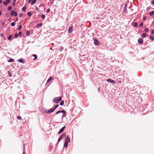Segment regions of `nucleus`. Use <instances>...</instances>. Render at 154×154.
I'll return each mask as SVG.
<instances>
[{
    "label": "nucleus",
    "mask_w": 154,
    "mask_h": 154,
    "mask_svg": "<svg viewBox=\"0 0 154 154\" xmlns=\"http://www.w3.org/2000/svg\"><path fill=\"white\" fill-rule=\"evenodd\" d=\"M62 99L61 97H56L54 98L53 100V101L56 103H58Z\"/></svg>",
    "instance_id": "1"
},
{
    "label": "nucleus",
    "mask_w": 154,
    "mask_h": 154,
    "mask_svg": "<svg viewBox=\"0 0 154 154\" xmlns=\"http://www.w3.org/2000/svg\"><path fill=\"white\" fill-rule=\"evenodd\" d=\"M94 44L97 46H99L100 44V42L99 41L96 39H94Z\"/></svg>",
    "instance_id": "2"
},
{
    "label": "nucleus",
    "mask_w": 154,
    "mask_h": 154,
    "mask_svg": "<svg viewBox=\"0 0 154 154\" xmlns=\"http://www.w3.org/2000/svg\"><path fill=\"white\" fill-rule=\"evenodd\" d=\"M66 136L65 134H63L61 135L60 137L59 138L58 140V142H59L61 140L62 137H65Z\"/></svg>",
    "instance_id": "3"
},
{
    "label": "nucleus",
    "mask_w": 154,
    "mask_h": 154,
    "mask_svg": "<svg viewBox=\"0 0 154 154\" xmlns=\"http://www.w3.org/2000/svg\"><path fill=\"white\" fill-rule=\"evenodd\" d=\"M54 111L53 108H51L49 109H47L45 110V112L46 113H50L53 112Z\"/></svg>",
    "instance_id": "4"
},
{
    "label": "nucleus",
    "mask_w": 154,
    "mask_h": 154,
    "mask_svg": "<svg viewBox=\"0 0 154 154\" xmlns=\"http://www.w3.org/2000/svg\"><path fill=\"white\" fill-rule=\"evenodd\" d=\"M70 138L69 137L68 135L67 136V137L65 139V142L67 143H69L70 142Z\"/></svg>",
    "instance_id": "5"
},
{
    "label": "nucleus",
    "mask_w": 154,
    "mask_h": 154,
    "mask_svg": "<svg viewBox=\"0 0 154 154\" xmlns=\"http://www.w3.org/2000/svg\"><path fill=\"white\" fill-rule=\"evenodd\" d=\"M73 28V26L72 25L71 26L69 27L68 30V33L70 34L72 33V29Z\"/></svg>",
    "instance_id": "6"
},
{
    "label": "nucleus",
    "mask_w": 154,
    "mask_h": 154,
    "mask_svg": "<svg viewBox=\"0 0 154 154\" xmlns=\"http://www.w3.org/2000/svg\"><path fill=\"white\" fill-rule=\"evenodd\" d=\"M19 62L24 63H25V60L23 58H20L18 59L17 60Z\"/></svg>",
    "instance_id": "7"
},
{
    "label": "nucleus",
    "mask_w": 154,
    "mask_h": 154,
    "mask_svg": "<svg viewBox=\"0 0 154 154\" xmlns=\"http://www.w3.org/2000/svg\"><path fill=\"white\" fill-rule=\"evenodd\" d=\"M10 0H6V2L5 1L3 2V4L5 5L6 6L10 2Z\"/></svg>",
    "instance_id": "8"
},
{
    "label": "nucleus",
    "mask_w": 154,
    "mask_h": 154,
    "mask_svg": "<svg viewBox=\"0 0 154 154\" xmlns=\"http://www.w3.org/2000/svg\"><path fill=\"white\" fill-rule=\"evenodd\" d=\"M107 81L108 82H110L112 84H114L115 83V81L114 80H112V79H108L107 80Z\"/></svg>",
    "instance_id": "9"
},
{
    "label": "nucleus",
    "mask_w": 154,
    "mask_h": 154,
    "mask_svg": "<svg viewBox=\"0 0 154 154\" xmlns=\"http://www.w3.org/2000/svg\"><path fill=\"white\" fill-rule=\"evenodd\" d=\"M65 127V126H64L59 131V132H58V134H60L63 131Z\"/></svg>",
    "instance_id": "10"
},
{
    "label": "nucleus",
    "mask_w": 154,
    "mask_h": 154,
    "mask_svg": "<svg viewBox=\"0 0 154 154\" xmlns=\"http://www.w3.org/2000/svg\"><path fill=\"white\" fill-rule=\"evenodd\" d=\"M138 42L140 44H142L143 42V40L142 38H140L138 40Z\"/></svg>",
    "instance_id": "11"
},
{
    "label": "nucleus",
    "mask_w": 154,
    "mask_h": 154,
    "mask_svg": "<svg viewBox=\"0 0 154 154\" xmlns=\"http://www.w3.org/2000/svg\"><path fill=\"white\" fill-rule=\"evenodd\" d=\"M53 79V78L51 76L49 77V78L48 79L47 82V84L49 83Z\"/></svg>",
    "instance_id": "12"
},
{
    "label": "nucleus",
    "mask_w": 154,
    "mask_h": 154,
    "mask_svg": "<svg viewBox=\"0 0 154 154\" xmlns=\"http://www.w3.org/2000/svg\"><path fill=\"white\" fill-rule=\"evenodd\" d=\"M31 57H34V58L32 59V60H36L37 58V55L35 54H33L31 56Z\"/></svg>",
    "instance_id": "13"
},
{
    "label": "nucleus",
    "mask_w": 154,
    "mask_h": 154,
    "mask_svg": "<svg viewBox=\"0 0 154 154\" xmlns=\"http://www.w3.org/2000/svg\"><path fill=\"white\" fill-rule=\"evenodd\" d=\"M64 112H65L64 110H62V111L59 110L56 112V114H58L60 113Z\"/></svg>",
    "instance_id": "14"
},
{
    "label": "nucleus",
    "mask_w": 154,
    "mask_h": 154,
    "mask_svg": "<svg viewBox=\"0 0 154 154\" xmlns=\"http://www.w3.org/2000/svg\"><path fill=\"white\" fill-rule=\"evenodd\" d=\"M62 113H63V114L62 116V118H63L64 117H65L66 116V112L65 111V112H62Z\"/></svg>",
    "instance_id": "15"
},
{
    "label": "nucleus",
    "mask_w": 154,
    "mask_h": 154,
    "mask_svg": "<svg viewBox=\"0 0 154 154\" xmlns=\"http://www.w3.org/2000/svg\"><path fill=\"white\" fill-rule=\"evenodd\" d=\"M36 0H32V2L31 3V5H32L36 3Z\"/></svg>",
    "instance_id": "16"
},
{
    "label": "nucleus",
    "mask_w": 154,
    "mask_h": 154,
    "mask_svg": "<svg viewBox=\"0 0 154 154\" xmlns=\"http://www.w3.org/2000/svg\"><path fill=\"white\" fill-rule=\"evenodd\" d=\"M127 4H126L124 8V12H127Z\"/></svg>",
    "instance_id": "17"
},
{
    "label": "nucleus",
    "mask_w": 154,
    "mask_h": 154,
    "mask_svg": "<svg viewBox=\"0 0 154 154\" xmlns=\"http://www.w3.org/2000/svg\"><path fill=\"white\" fill-rule=\"evenodd\" d=\"M8 76L10 77H11L12 76L11 74L9 71L8 72Z\"/></svg>",
    "instance_id": "18"
},
{
    "label": "nucleus",
    "mask_w": 154,
    "mask_h": 154,
    "mask_svg": "<svg viewBox=\"0 0 154 154\" xmlns=\"http://www.w3.org/2000/svg\"><path fill=\"white\" fill-rule=\"evenodd\" d=\"M42 25V23H39L36 25V27L37 28H39Z\"/></svg>",
    "instance_id": "19"
},
{
    "label": "nucleus",
    "mask_w": 154,
    "mask_h": 154,
    "mask_svg": "<svg viewBox=\"0 0 154 154\" xmlns=\"http://www.w3.org/2000/svg\"><path fill=\"white\" fill-rule=\"evenodd\" d=\"M30 34V32L28 30L26 31V35L27 36H29Z\"/></svg>",
    "instance_id": "20"
},
{
    "label": "nucleus",
    "mask_w": 154,
    "mask_h": 154,
    "mask_svg": "<svg viewBox=\"0 0 154 154\" xmlns=\"http://www.w3.org/2000/svg\"><path fill=\"white\" fill-rule=\"evenodd\" d=\"M154 14V11H151L149 15L151 16H152Z\"/></svg>",
    "instance_id": "21"
},
{
    "label": "nucleus",
    "mask_w": 154,
    "mask_h": 154,
    "mask_svg": "<svg viewBox=\"0 0 154 154\" xmlns=\"http://www.w3.org/2000/svg\"><path fill=\"white\" fill-rule=\"evenodd\" d=\"M137 25L138 23L137 22H135L133 26L135 27H136L137 26Z\"/></svg>",
    "instance_id": "22"
},
{
    "label": "nucleus",
    "mask_w": 154,
    "mask_h": 154,
    "mask_svg": "<svg viewBox=\"0 0 154 154\" xmlns=\"http://www.w3.org/2000/svg\"><path fill=\"white\" fill-rule=\"evenodd\" d=\"M14 61V59H10L9 60H8V62H13Z\"/></svg>",
    "instance_id": "23"
},
{
    "label": "nucleus",
    "mask_w": 154,
    "mask_h": 154,
    "mask_svg": "<svg viewBox=\"0 0 154 154\" xmlns=\"http://www.w3.org/2000/svg\"><path fill=\"white\" fill-rule=\"evenodd\" d=\"M12 35L10 34L9 35V36H8V40H10L12 38Z\"/></svg>",
    "instance_id": "24"
},
{
    "label": "nucleus",
    "mask_w": 154,
    "mask_h": 154,
    "mask_svg": "<svg viewBox=\"0 0 154 154\" xmlns=\"http://www.w3.org/2000/svg\"><path fill=\"white\" fill-rule=\"evenodd\" d=\"M68 143H66V142H65L64 144V146L65 148L67 147L68 146Z\"/></svg>",
    "instance_id": "25"
},
{
    "label": "nucleus",
    "mask_w": 154,
    "mask_h": 154,
    "mask_svg": "<svg viewBox=\"0 0 154 154\" xmlns=\"http://www.w3.org/2000/svg\"><path fill=\"white\" fill-rule=\"evenodd\" d=\"M59 106V105H56L53 108V109L54 110V111Z\"/></svg>",
    "instance_id": "26"
},
{
    "label": "nucleus",
    "mask_w": 154,
    "mask_h": 154,
    "mask_svg": "<svg viewBox=\"0 0 154 154\" xmlns=\"http://www.w3.org/2000/svg\"><path fill=\"white\" fill-rule=\"evenodd\" d=\"M16 24V23L14 22H12L11 23V25L12 26H14Z\"/></svg>",
    "instance_id": "27"
},
{
    "label": "nucleus",
    "mask_w": 154,
    "mask_h": 154,
    "mask_svg": "<svg viewBox=\"0 0 154 154\" xmlns=\"http://www.w3.org/2000/svg\"><path fill=\"white\" fill-rule=\"evenodd\" d=\"M64 103V102L63 100H62L60 103V105L61 106H63V105Z\"/></svg>",
    "instance_id": "28"
},
{
    "label": "nucleus",
    "mask_w": 154,
    "mask_h": 154,
    "mask_svg": "<svg viewBox=\"0 0 154 154\" xmlns=\"http://www.w3.org/2000/svg\"><path fill=\"white\" fill-rule=\"evenodd\" d=\"M146 33H143L141 35V37L143 38H145L146 37Z\"/></svg>",
    "instance_id": "29"
},
{
    "label": "nucleus",
    "mask_w": 154,
    "mask_h": 154,
    "mask_svg": "<svg viewBox=\"0 0 154 154\" xmlns=\"http://www.w3.org/2000/svg\"><path fill=\"white\" fill-rule=\"evenodd\" d=\"M26 7L25 6H24L22 8V10L23 11L25 12L26 11Z\"/></svg>",
    "instance_id": "30"
},
{
    "label": "nucleus",
    "mask_w": 154,
    "mask_h": 154,
    "mask_svg": "<svg viewBox=\"0 0 154 154\" xmlns=\"http://www.w3.org/2000/svg\"><path fill=\"white\" fill-rule=\"evenodd\" d=\"M14 12L13 10H12L11 11V16H12L14 15Z\"/></svg>",
    "instance_id": "31"
},
{
    "label": "nucleus",
    "mask_w": 154,
    "mask_h": 154,
    "mask_svg": "<svg viewBox=\"0 0 154 154\" xmlns=\"http://www.w3.org/2000/svg\"><path fill=\"white\" fill-rule=\"evenodd\" d=\"M12 7L11 6H9L8 8V11H10V10H11L12 9Z\"/></svg>",
    "instance_id": "32"
},
{
    "label": "nucleus",
    "mask_w": 154,
    "mask_h": 154,
    "mask_svg": "<svg viewBox=\"0 0 154 154\" xmlns=\"http://www.w3.org/2000/svg\"><path fill=\"white\" fill-rule=\"evenodd\" d=\"M0 36H1L2 38H3L4 39V40H6V38L2 34H0Z\"/></svg>",
    "instance_id": "33"
},
{
    "label": "nucleus",
    "mask_w": 154,
    "mask_h": 154,
    "mask_svg": "<svg viewBox=\"0 0 154 154\" xmlns=\"http://www.w3.org/2000/svg\"><path fill=\"white\" fill-rule=\"evenodd\" d=\"M32 13H31L30 12H29L27 13V15L29 16H31L32 15Z\"/></svg>",
    "instance_id": "34"
},
{
    "label": "nucleus",
    "mask_w": 154,
    "mask_h": 154,
    "mask_svg": "<svg viewBox=\"0 0 154 154\" xmlns=\"http://www.w3.org/2000/svg\"><path fill=\"white\" fill-rule=\"evenodd\" d=\"M22 27V25H20L19 26V27H18V30H20L21 29Z\"/></svg>",
    "instance_id": "35"
},
{
    "label": "nucleus",
    "mask_w": 154,
    "mask_h": 154,
    "mask_svg": "<svg viewBox=\"0 0 154 154\" xmlns=\"http://www.w3.org/2000/svg\"><path fill=\"white\" fill-rule=\"evenodd\" d=\"M14 15L15 17H16L17 15V13L16 11H15L14 14Z\"/></svg>",
    "instance_id": "36"
},
{
    "label": "nucleus",
    "mask_w": 154,
    "mask_h": 154,
    "mask_svg": "<svg viewBox=\"0 0 154 154\" xmlns=\"http://www.w3.org/2000/svg\"><path fill=\"white\" fill-rule=\"evenodd\" d=\"M45 15L44 14H42L41 15V17L42 18V19H45Z\"/></svg>",
    "instance_id": "37"
},
{
    "label": "nucleus",
    "mask_w": 154,
    "mask_h": 154,
    "mask_svg": "<svg viewBox=\"0 0 154 154\" xmlns=\"http://www.w3.org/2000/svg\"><path fill=\"white\" fill-rule=\"evenodd\" d=\"M18 34L16 33L14 35V37L15 38H17L18 37Z\"/></svg>",
    "instance_id": "38"
},
{
    "label": "nucleus",
    "mask_w": 154,
    "mask_h": 154,
    "mask_svg": "<svg viewBox=\"0 0 154 154\" xmlns=\"http://www.w3.org/2000/svg\"><path fill=\"white\" fill-rule=\"evenodd\" d=\"M149 38L152 41H153L154 40V38L152 36H150Z\"/></svg>",
    "instance_id": "39"
},
{
    "label": "nucleus",
    "mask_w": 154,
    "mask_h": 154,
    "mask_svg": "<svg viewBox=\"0 0 154 154\" xmlns=\"http://www.w3.org/2000/svg\"><path fill=\"white\" fill-rule=\"evenodd\" d=\"M17 119L19 120H21V117L20 116H18L17 117Z\"/></svg>",
    "instance_id": "40"
},
{
    "label": "nucleus",
    "mask_w": 154,
    "mask_h": 154,
    "mask_svg": "<svg viewBox=\"0 0 154 154\" xmlns=\"http://www.w3.org/2000/svg\"><path fill=\"white\" fill-rule=\"evenodd\" d=\"M149 29H148V28H146L145 29H144V30L146 32H148V31H149Z\"/></svg>",
    "instance_id": "41"
},
{
    "label": "nucleus",
    "mask_w": 154,
    "mask_h": 154,
    "mask_svg": "<svg viewBox=\"0 0 154 154\" xmlns=\"http://www.w3.org/2000/svg\"><path fill=\"white\" fill-rule=\"evenodd\" d=\"M50 11V9L48 8L47 10L46 11V13H48Z\"/></svg>",
    "instance_id": "42"
},
{
    "label": "nucleus",
    "mask_w": 154,
    "mask_h": 154,
    "mask_svg": "<svg viewBox=\"0 0 154 154\" xmlns=\"http://www.w3.org/2000/svg\"><path fill=\"white\" fill-rule=\"evenodd\" d=\"M143 23H141L139 25V26L142 27L143 26Z\"/></svg>",
    "instance_id": "43"
},
{
    "label": "nucleus",
    "mask_w": 154,
    "mask_h": 154,
    "mask_svg": "<svg viewBox=\"0 0 154 154\" xmlns=\"http://www.w3.org/2000/svg\"><path fill=\"white\" fill-rule=\"evenodd\" d=\"M151 3L154 5V0H152L151 1Z\"/></svg>",
    "instance_id": "44"
},
{
    "label": "nucleus",
    "mask_w": 154,
    "mask_h": 154,
    "mask_svg": "<svg viewBox=\"0 0 154 154\" xmlns=\"http://www.w3.org/2000/svg\"><path fill=\"white\" fill-rule=\"evenodd\" d=\"M22 34V32H19V36H21Z\"/></svg>",
    "instance_id": "45"
},
{
    "label": "nucleus",
    "mask_w": 154,
    "mask_h": 154,
    "mask_svg": "<svg viewBox=\"0 0 154 154\" xmlns=\"http://www.w3.org/2000/svg\"><path fill=\"white\" fill-rule=\"evenodd\" d=\"M23 146H24V152H23V154H26V152L24 151L25 147H24V145H23Z\"/></svg>",
    "instance_id": "46"
},
{
    "label": "nucleus",
    "mask_w": 154,
    "mask_h": 154,
    "mask_svg": "<svg viewBox=\"0 0 154 154\" xmlns=\"http://www.w3.org/2000/svg\"><path fill=\"white\" fill-rule=\"evenodd\" d=\"M151 34H153L154 33V29L152 30L151 31Z\"/></svg>",
    "instance_id": "47"
},
{
    "label": "nucleus",
    "mask_w": 154,
    "mask_h": 154,
    "mask_svg": "<svg viewBox=\"0 0 154 154\" xmlns=\"http://www.w3.org/2000/svg\"><path fill=\"white\" fill-rule=\"evenodd\" d=\"M63 47H61L60 48V51H61L63 50Z\"/></svg>",
    "instance_id": "48"
},
{
    "label": "nucleus",
    "mask_w": 154,
    "mask_h": 154,
    "mask_svg": "<svg viewBox=\"0 0 154 154\" xmlns=\"http://www.w3.org/2000/svg\"><path fill=\"white\" fill-rule=\"evenodd\" d=\"M146 19V16H145L143 18V20L144 21Z\"/></svg>",
    "instance_id": "49"
},
{
    "label": "nucleus",
    "mask_w": 154,
    "mask_h": 154,
    "mask_svg": "<svg viewBox=\"0 0 154 154\" xmlns=\"http://www.w3.org/2000/svg\"><path fill=\"white\" fill-rule=\"evenodd\" d=\"M22 13L21 14H20L19 15V17H21L22 16Z\"/></svg>",
    "instance_id": "50"
},
{
    "label": "nucleus",
    "mask_w": 154,
    "mask_h": 154,
    "mask_svg": "<svg viewBox=\"0 0 154 154\" xmlns=\"http://www.w3.org/2000/svg\"><path fill=\"white\" fill-rule=\"evenodd\" d=\"M35 9L37 11H38V8L37 7H36L35 8Z\"/></svg>",
    "instance_id": "51"
},
{
    "label": "nucleus",
    "mask_w": 154,
    "mask_h": 154,
    "mask_svg": "<svg viewBox=\"0 0 154 154\" xmlns=\"http://www.w3.org/2000/svg\"><path fill=\"white\" fill-rule=\"evenodd\" d=\"M32 0H28V2L29 3L30 2H31L32 1Z\"/></svg>",
    "instance_id": "52"
},
{
    "label": "nucleus",
    "mask_w": 154,
    "mask_h": 154,
    "mask_svg": "<svg viewBox=\"0 0 154 154\" xmlns=\"http://www.w3.org/2000/svg\"><path fill=\"white\" fill-rule=\"evenodd\" d=\"M12 5L13 6H14L15 5V3L13 2L12 4Z\"/></svg>",
    "instance_id": "53"
},
{
    "label": "nucleus",
    "mask_w": 154,
    "mask_h": 154,
    "mask_svg": "<svg viewBox=\"0 0 154 154\" xmlns=\"http://www.w3.org/2000/svg\"><path fill=\"white\" fill-rule=\"evenodd\" d=\"M2 2V0H0V4H1Z\"/></svg>",
    "instance_id": "54"
},
{
    "label": "nucleus",
    "mask_w": 154,
    "mask_h": 154,
    "mask_svg": "<svg viewBox=\"0 0 154 154\" xmlns=\"http://www.w3.org/2000/svg\"><path fill=\"white\" fill-rule=\"evenodd\" d=\"M5 24V22H3L2 23V25H4Z\"/></svg>",
    "instance_id": "55"
},
{
    "label": "nucleus",
    "mask_w": 154,
    "mask_h": 154,
    "mask_svg": "<svg viewBox=\"0 0 154 154\" xmlns=\"http://www.w3.org/2000/svg\"><path fill=\"white\" fill-rule=\"evenodd\" d=\"M12 1H13V2L15 3V2L16 1V0H12Z\"/></svg>",
    "instance_id": "56"
},
{
    "label": "nucleus",
    "mask_w": 154,
    "mask_h": 154,
    "mask_svg": "<svg viewBox=\"0 0 154 154\" xmlns=\"http://www.w3.org/2000/svg\"><path fill=\"white\" fill-rule=\"evenodd\" d=\"M2 14V12L1 11H0V16Z\"/></svg>",
    "instance_id": "57"
},
{
    "label": "nucleus",
    "mask_w": 154,
    "mask_h": 154,
    "mask_svg": "<svg viewBox=\"0 0 154 154\" xmlns=\"http://www.w3.org/2000/svg\"><path fill=\"white\" fill-rule=\"evenodd\" d=\"M98 91H100V88L99 87L98 88Z\"/></svg>",
    "instance_id": "58"
},
{
    "label": "nucleus",
    "mask_w": 154,
    "mask_h": 154,
    "mask_svg": "<svg viewBox=\"0 0 154 154\" xmlns=\"http://www.w3.org/2000/svg\"><path fill=\"white\" fill-rule=\"evenodd\" d=\"M149 9V8H148H148H147V9Z\"/></svg>",
    "instance_id": "59"
},
{
    "label": "nucleus",
    "mask_w": 154,
    "mask_h": 154,
    "mask_svg": "<svg viewBox=\"0 0 154 154\" xmlns=\"http://www.w3.org/2000/svg\"><path fill=\"white\" fill-rule=\"evenodd\" d=\"M11 20V19H10V18H9V19H8V20Z\"/></svg>",
    "instance_id": "60"
}]
</instances>
